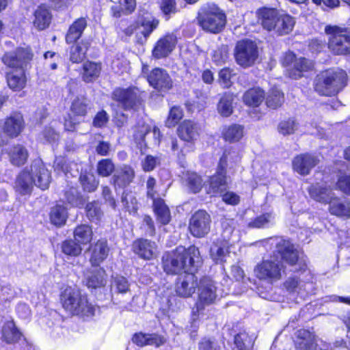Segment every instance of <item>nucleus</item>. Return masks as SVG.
<instances>
[{
  "instance_id": "7ed1b4c3",
  "label": "nucleus",
  "mask_w": 350,
  "mask_h": 350,
  "mask_svg": "<svg viewBox=\"0 0 350 350\" xmlns=\"http://www.w3.org/2000/svg\"><path fill=\"white\" fill-rule=\"evenodd\" d=\"M60 301L64 309L72 315L91 317L97 310V308L89 302L87 295L77 287H66L61 293Z\"/></svg>"
},
{
  "instance_id": "6e6552de",
  "label": "nucleus",
  "mask_w": 350,
  "mask_h": 350,
  "mask_svg": "<svg viewBox=\"0 0 350 350\" xmlns=\"http://www.w3.org/2000/svg\"><path fill=\"white\" fill-rule=\"evenodd\" d=\"M217 298V288L215 282L209 278L200 279L198 285V311L203 310L206 306L213 304Z\"/></svg>"
},
{
  "instance_id": "393cba45",
  "label": "nucleus",
  "mask_w": 350,
  "mask_h": 350,
  "mask_svg": "<svg viewBox=\"0 0 350 350\" xmlns=\"http://www.w3.org/2000/svg\"><path fill=\"white\" fill-rule=\"evenodd\" d=\"M273 31L278 35L282 36L289 33L293 29L295 20L289 14L278 12Z\"/></svg>"
},
{
  "instance_id": "0e129e2a",
  "label": "nucleus",
  "mask_w": 350,
  "mask_h": 350,
  "mask_svg": "<svg viewBox=\"0 0 350 350\" xmlns=\"http://www.w3.org/2000/svg\"><path fill=\"white\" fill-rule=\"evenodd\" d=\"M198 350H220V347L214 338L205 337L200 341Z\"/></svg>"
},
{
  "instance_id": "c756f323",
  "label": "nucleus",
  "mask_w": 350,
  "mask_h": 350,
  "mask_svg": "<svg viewBox=\"0 0 350 350\" xmlns=\"http://www.w3.org/2000/svg\"><path fill=\"white\" fill-rule=\"evenodd\" d=\"M153 210L157 217V221L162 225L169 224L171 220V214L169 208L163 200L161 198L154 199Z\"/></svg>"
},
{
  "instance_id": "9d476101",
  "label": "nucleus",
  "mask_w": 350,
  "mask_h": 350,
  "mask_svg": "<svg viewBox=\"0 0 350 350\" xmlns=\"http://www.w3.org/2000/svg\"><path fill=\"white\" fill-rule=\"evenodd\" d=\"M256 44L250 40L238 42L235 48V59L237 63L243 68L252 66L258 58Z\"/></svg>"
},
{
  "instance_id": "2eb2a0df",
  "label": "nucleus",
  "mask_w": 350,
  "mask_h": 350,
  "mask_svg": "<svg viewBox=\"0 0 350 350\" xmlns=\"http://www.w3.org/2000/svg\"><path fill=\"white\" fill-rule=\"evenodd\" d=\"M112 98L125 109H133L139 103L138 91L134 88H116L113 92Z\"/></svg>"
},
{
  "instance_id": "9b49d317",
  "label": "nucleus",
  "mask_w": 350,
  "mask_h": 350,
  "mask_svg": "<svg viewBox=\"0 0 350 350\" xmlns=\"http://www.w3.org/2000/svg\"><path fill=\"white\" fill-rule=\"evenodd\" d=\"M90 109V101L86 97L77 96L71 103L70 107L71 115H69L68 118L65 120V129L69 131H74L76 125L79 123L77 119L85 116Z\"/></svg>"
},
{
  "instance_id": "4be33fe9",
  "label": "nucleus",
  "mask_w": 350,
  "mask_h": 350,
  "mask_svg": "<svg viewBox=\"0 0 350 350\" xmlns=\"http://www.w3.org/2000/svg\"><path fill=\"white\" fill-rule=\"evenodd\" d=\"M176 44V37L172 34L167 35L157 41L152 55L157 59L165 57L171 53Z\"/></svg>"
},
{
  "instance_id": "c03bdc74",
  "label": "nucleus",
  "mask_w": 350,
  "mask_h": 350,
  "mask_svg": "<svg viewBox=\"0 0 350 350\" xmlns=\"http://www.w3.org/2000/svg\"><path fill=\"white\" fill-rule=\"evenodd\" d=\"M68 217V213L64 206L56 205L50 213V219L52 224L57 226L64 225Z\"/></svg>"
},
{
  "instance_id": "cd10ccee",
  "label": "nucleus",
  "mask_w": 350,
  "mask_h": 350,
  "mask_svg": "<svg viewBox=\"0 0 350 350\" xmlns=\"http://www.w3.org/2000/svg\"><path fill=\"white\" fill-rule=\"evenodd\" d=\"M24 127V120L21 113L11 115L5 120L4 131L11 137H16Z\"/></svg>"
},
{
  "instance_id": "5701e85b",
  "label": "nucleus",
  "mask_w": 350,
  "mask_h": 350,
  "mask_svg": "<svg viewBox=\"0 0 350 350\" xmlns=\"http://www.w3.org/2000/svg\"><path fill=\"white\" fill-rule=\"evenodd\" d=\"M200 129L197 123L191 120H184L178 128L179 137L187 142H193L200 135Z\"/></svg>"
},
{
  "instance_id": "7c9ffc66",
  "label": "nucleus",
  "mask_w": 350,
  "mask_h": 350,
  "mask_svg": "<svg viewBox=\"0 0 350 350\" xmlns=\"http://www.w3.org/2000/svg\"><path fill=\"white\" fill-rule=\"evenodd\" d=\"M51 15L45 5L39 6L34 12L33 26L38 30H43L49 27Z\"/></svg>"
},
{
  "instance_id": "052dcab7",
  "label": "nucleus",
  "mask_w": 350,
  "mask_h": 350,
  "mask_svg": "<svg viewBox=\"0 0 350 350\" xmlns=\"http://www.w3.org/2000/svg\"><path fill=\"white\" fill-rule=\"evenodd\" d=\"M183 111L180 107H173L171 108L165 124L167 127H173L183 118Z\"/></svg>"
},
{
  "instance_id": "4c0bfd02",
  "label": "nucleus",
  "mask_w": 350,
  "mask_h": 350,
  "mask_svg": "<svg viewBox=\"0 0 350 350\" xmlns=\"http://www.w3.org/2000/svg\"><path fill=\"white\" fill-rule=\"evenodd\" d=\"M93 232L92 228L86 224L77 226L74 231L75 240L79 244L86 245L92 239Z\"/></svg>"
},
{
  "instance_id": "72a5a7b5",
  "label": "nucleus",
  "mask_w": 350,
  "mask_h": 350,
  "mask_svg": "<svg viewBox=\"0 0 350 350\" xmlns=\"http://www.w3.org/2000/svg\"><path fill=\"white\" fill-rule=\"evenodd\" d=\"M87 26V21L84 18L77 19L69 27L66 36L67 43L75 42L81 36L85 28Z\"/></svg>"
},
{
  "instance_id": "bb28decb",
  "label": "nucleus",
  "mask_w": 350,
  "mask_h": 350,
  "mask_svg": "<svg viewBox=\"0 0 350 350\" xmlns=\"http://www.w3.org/2000/svg\"><path fill=\"white\" fill-rule=\"evenodd\" d=\"M90 262L93 266H98L108 256L109 247L107 241L98 240L94 245L91 247Z\"/></svg>"
},
{
  "instance_id": "f3484780",
  "label": "nucleus",
  "mask_w": 350,
  "mask_h": 350,
  "mask_svg": "<svg viewBox=\"0 0 350 350\" xmlns=\"http://www.w3.org/2000/svg\"><path fill=\"white\" fill-rule=\"evenodd\" d=\"M150 85L159 91L165 92L172 87V81L164 69L154 68L148 76Z\"/></svg>"
},
{
  "instance_id": "e2e57ef3",
  "label": "nucleus",
  "mask_w": 350,
  "mask_h": 350,
  "mask_svg": "<svg viewBox=\"0 0 350 350\" xmlns=\"http://www.w3.org/2000/svg\"><path fill=\"white\" fill-rule=\"evenodd\" d=\"M159 163L160 159L158 157L147 155L142 161V167L144 171L150 172L153 170Z\"/></svg>"
},
{
  "instance_id": "58836bf2",
  "label": "nucleus",
  "mask_w": 350,
  "mask_h": 350,
  "mask_svg": "<svg viewBox=\"0 0 350 350\" xmlns=\"http://www.w3.org/2000/svg\"><path fill=\"white\" fill-rule=\"evenodd\" d=\"M264 92L259 88H252L247 90L243 95V99L245 105L250 107H258L264 100Z\"/></svg>"
},
{
  "instance_id": "c9c22d12",
  "label": "nucleus",
  "mask_w": 350,
  "mask_h": 350,
  "mask_svg": "<svg viewBox=\"0 0 350 350\" xmlns=\"http://www.w3.org/2000/svg\"><path fill=\"white\" fill-rule=\"evenodd\" d=\"M21 333L12 321H7L3 326L2 338L7 343L17 342L21 338Z\"/></svg>"
},
{
  "instance_id": "2f4dec72",
  "label": "nucleus",
  "mask_w": 350,
  "mask_h": 350,
  "mask_svg": "<svg viewBox=\"0 0 350 350\" xmlns=\"http://www.w3.org/2000/svg\"><path fill=\"white\" fill-rule=\"evenodd\" d=\"M8 155L11 163L16 166L24 165L29 157L27 150L25 147L20 144L10 148Z\"/></svg>"
},
{
  "instance_id": "0eeeda50",
  "label": "nucleus",
  "mask_w": 350,
  "mask_h": 350,
  "mask_svg": "<svg viewBox=\"0 0 350 350\" xmlns=\"http://www.w3.org/2000/svg\"><path fill=\"white\" fill-rule=\"evenodd\" d=\"M254 271L258 279L273 283L282 278V273L284 271V267L277 258L271 256L269 259L263 260L257 264Z\"/></svg>"
},
{
  "instance_id": "b1692460",
  "label": "nucleus",
  "mask_w": 350,
  "mask_h": 350,
  "mask_svg": "<svg viewBox=\"0 0 350 350\" xmlns=\"http://www.w3.org/2000/svg\"><path fill=\"white\" fill-rule=\"evenodd\" d=\"M229 249L230 244L228 240L214 242L210 249L211 257L216 263H223L229 256Z\"/></svg>"
},
{
  "instance_id": "1a4fd4ad",
  "label": "nucleus",
  "mask_w": 350,
  "mask_h": 350,
  "mask_svg": "<svg viewBox=\"0 0 350 350\" xmlns=\"http://www.w3.org/2000/svg\"><path fill=\"white\" fill-rule=\"evenodd\" d=\"M230 152L224 151L220 158L216 173L209 178L208 185L206 186V192L212 196L221 193L227 185L226 168Z\"/></svg>"
},
{
  "instance_id": "aec40b11",
  "label": "nucleus",
  "mask_w": 350,
  "mask_h": 350,
  "mask_svg": "<svg viewBox=\"0 0 350 350\" xmlns=\"http://www.w3.org/2000/svg\"><path fill=\"white\" fill-rule=\"evenodd\" d=\"M135 176L133 168L127 165L118 167L112 176L111 180L115 189H121L131 184Z\"/></svg>"
},
{
  "instance_id": "13d9d810",
  "label": "nucleus",
  "mask_w": 350,
  "mask_h": 350,
  "mask_svg": "<svg viewBox=\"0 0 350 350\" xmlns=\"http://www.w3.org/2000/svg\"><path fill=\"white\" fill-rule=\"evenodd\" d=\"M273 219V217L271 213H267L262 214L248 224L250 228H260L267 226Z\"/></svg>"
},
{
  "instance_id": "473e14b6",
  "label": "nucleus",
  "mask_w": 350,
  "mask_h": 350,
  "mask_svg": "<svg viewBox=\"0 0 350 350\" xmlns=\"http://www.w3.org/2000/svg\"><path fill=\"white\" fill-rule=\"evenodd\" d=\"M243 126L238 124H232L225 126L221 132L224 140L230 143L239 142L243 137Z\"/></svg>"
},
{
  "instance_id": "39448f33",
  "label": "nucleus",
  "mask_w": 350,
  "mask_h": 350,
  "mask_svg": "<svg viewBox=\"0 0 350 350\" xmlns=\"http://www.w3.org/2000/svg\"><path fill=\"white\" fill-rule=\"evenodd\" d=\"M197 20L203 30L213 33L221 31L226 22L225 14L215 4L202 8L198 13Z\"/></svg>"
},
{
  "instance_id": "4468645a",
  "label": "nucleus",
  "mask_w": 350,
  "mask_h": 350,
  "mask_svg": "<svg viewBox=\"0 0 350 350\" xmlns=\"http://www.w3.org/2000/svg\"><path fill=\"white\" fill-rule=\"evenodd\" d=\"M31 58L29 48H18L14 51L5 53L2 57V62L8 67L18 69L22 68L23 65Z\"/></svg>"
},
{
  "instance_id": "6e6d98bb",
  "label": "nucleus",
  "mask_w": 350,
  "mask_h": 350,
  "mask_svg": "<svg viewBox=\"0 0 350 350\" xmlns=\"http://www.w3.org/2000/svg\"><path fill=\"white\" fill-rule=\"evenodd\" d=\"M85 210L88 217L92 221L99 220L103 215L100 206L96 202L88 203Z\"/></svg>"
},
{
  "instance_id": "bf43d9fd",
  "label": "nucleus",
  "mask_w": 350,
  "mask_h": 350,
  "mask_svg": "<svg viewBox=\"0 0 350 350\" xmlns=\"http://www.w3.org/2000/svg\"><path fill=\"white\" fill-rule=\"evenodd\" d=\"M111 288L116 293H125L129 291V284L123 276H116L113 278Z\"/></svg>"
},
{
  "instance_id": "3c124183",
  "label": "nucleus",
  "mask_w": 350,
  "mask_h": 350,
  "mask_svg": "<svg viewBox=\"0 0 350 350\" xmlns=\"http://www.w3.org/2000/svg\"><path fill=\"white\" fill-rule=\"evenodd\" d=\"M284 102V94L278 89L273 88L269 92L267 98V105L272 109H276Z\"/></svg>"
},
{
  "instance_id": "8fccbe9b",
  "label": "nucleus",
  "mask_w": 350,
  "mask_h": 350,
  "mask_svg": "<svg viewBox=\"0 0 350 350\" xmlns=\"http://www.w3.org/2000/svg\"><path fill=\"white\" fill-rule=\"evenodd\" d=\"M150 127L148 125L143 124L135 126L133 137L136 143L139 146L141 150L146 148L147 145L145 142V137L150 133Z\"/></svg>"
},
{
  "instance_id": "f8f14e48",
  "label": "nucleus",
  "mask_w": 350,
  "mask_h": 350,
  "mask_svg": "<svg viewBox=\"0 0 350 350\" xmlns=\"http://www.w3.org/2000/svg\"><path fill=\"white\" fill-rule=\"evenodd\" d=\"M211 218L205 211L195 212L189 222L191 234L197 238H202L208 234L211 230Z\"/></svg>"
},
{
  "instance_id": "338daca9",
  "label": "nucleus",
  "mask_w": 350,
  "mask_h": 350,
  "mask_svg": "<svg viewBox=\"0 0 350 350\" xmlns=\"http://www.w3.org/2000/svg\"><path fill=\"white\" fill-rule=\"evenodd\" d=\"M313 67L312 62L305 57H299L294 63L293 68L295 70L301 72L310 70Z\"/></svg>"
},
{
  "instance_id": "e433bc0d",
  "label": "nucleus",
  "mask_w": 350,
  "mask_h": 350,
  "mask_svg": "<svg viewBox=\"0 0 350 350\" xmlns=\"http://www.w3.org/2000/svg\"><path fill=\"white\" fill-rule=\"evenodd\" d=\"M7 82L8 86L14 90H20L23 89L26 83L24 71L22 68L7 74Z\"/></svg>"
},
{
  "instance_id": "423d86ee",
  "label": "nucleus",
  "mask_w": 350,
  "mask_h": 350,
  "mask_svg": "<svg viewBox=\"0 0 350 350\" xmlns=\"http://www.w3.org/2000/svg\"><path fill=\"white\" fill-rule=\"evenodd\" d=\"M328 48L336 55L350 54V31L343 26L327 25L324 29Z\"/></svg>"
},
{
  "instance_id": "774afa93",
  "label": "nucleus",
  "mask_w": 350,
  "mask_h": 350,
  "mask_svg": "<svg viewBox=\"0 0 350 350\" xmlns=\"http://www.w3.org/2000/svg\"><path fill=\"white\" fill-rule=\"evenodd\" d=\"M109 117L106 111L102 110L96 113L94 120L93 125L95 127L100 128L104 126L108 122Z\"/></svg>"
},
{
  "instance_id": "de8ad7c7",
  "label": "nucleus",
  "mask_w": 350,
  "mask_h": 350,
  "mask_svg": "<svg viewBox=\"0 0 350 350\" xmlns=\"http://www.w3.org/2000/svg\"><path fill=\"white\" fill-rule=\"evenodd\" d=\"M299 124L293 118H288L281 121L278 126V132L284 135H289L294 134L297 131Z\"/></svg>"
},
{
  "instance_id": "4d7b16f0",
  "label": "nucleus",
  "mask_w": 350,
  "mask_h": 350,
  "mask_svg": "<svg viewBox=\"0 0 350 350\" xmlns=\"http://www.w3.org/2000/svg\"><path fill=\"white\" fill-rule=\"evenodd\" d=\"M237 222L234 219L224 218L221 221L222 236L224 239L229 241L234 229L236 228Z\"/></svg>"
},
{
  "instance_id": "a878e982",
  "label": "nucleus",
  "mask_w": 350,
  "mask_h": 350,
  "mask_svg": "<svg viewBox=\"0 0 350 350\" xmlns=\"http://www.w3.org/2000/svg\"><path fill=\"white\" fill-rule=\"evenodd\" d=\"M278 11L275 9L266 8L260 9L257 12L259 23L262 27L269 31H273L276 23Z\"/></svg>"
},
{
  "instance_id": "5fc2aeb1",
  "label": "nucleus",
  "mask_w": 350,
  "mask_h": 350,
  "mask_svg": "<svg viewBox=\"0 0 350 350\" xmlns=\"http://www.w3.org/2000/svg\"><path fill=\"white\" fill-rule=\"evenodd\" d=\"M62 250L66 255L77 256L81 254L82 249L75 240H66L62 244Z\"/></svg>"
},
{
  "instance_id": "ea45409f",
  "label": "nucleus",
  "mask_w": 350,
  "mask_h": 350,
  "mask_svg": "<svg viewBox=\"0 0 350 350\" xmlns=\"http://www.w3.org/2000/svg\"><path fill=\"white\" fill-rule=\"evenodd\" d=\"M234 95L231 93H225L220 98L217 104V111L224 117L230 116L233 112L232 103Z\"/></svg>"
},
{
  "instance_id": "f704fd0d",
  "label": "nucleus",
  "mask_w": 350,
  "mask_h": 350,
  "mask_svg": "<svg viewBox=\"0 0 350 350\" xmlns=\"http://www.w3.org/2000/svg\"><path fill=\"white\" fill-rule=\"evenodd\" d=\"M329 204V211L332 215L337 217H350V206L348 202L340 200L335 196L334 199L332 200Z\"/></svg>"
},
{
  "instance_id": "f257e3e1",
  "label": "nucleus",
  "mask_w": 350,
  "mask_h": 350,
  "mask_svg": "<svg viewBox=\"0 0 350 350\" xmlns=\"http://www.w3.org/2000/svg\"><path fill=\"white\" fill-rule=\"evenodd\" d=\"M51 174L40 160H34L29 167H26L16 176L14 189L21 196L31 193L34 185L44 190L51 183Z\"/></svg>"
},
{
  "instance_id": "864d4df0",
  "label": "nucleus",
  "mask_w": 350,
  "mask_h": 350,
  "mask_svg": "<svg viewBox=\"0 0 350 350\" xmlns=\"http://www.w3.org/2000/svg\"><path fill=\"white\" fill-rule=\"evenodd\" d=\"M115 170L112 161L109 159L100 160L96 167V171L99 176L103 177L109 176Z\"/></svg>"
},
{
  "instance_id": "412c9836",
  "label": "nucleus",
  "mask_w": 350,
  "mask_h": 350,
  "mask_svg": "<svg viewBox=\"0 0 350 350\" xmlns=\"http://www.w3.org/2000/svg\"><path fill=\"white\" fill-rule=\"evenodd\" d=\"M308 193L311 198L322 204H329L334 199L335 194L331 186L317 183L309 187Z\"/></svg>"
},
{
  "instance_id": "c85d7f7f",
  "label": "nucleus",
  "mask_w": 350,
  "mask_h": 350,
  "mask_svg": "<svg viewBox=\"0 0 350 350\" xmlns=\"http://www.w3.org/2000/svg\"><path fill=\"white\" fill-rule=\"evenodd\" d=\"M102 70V64L100 62L87 61L83 65L81 77L85 83H91L96 80Z\"/></svg>"
},
{
  "instance_id": "a211bd4d",
  "label": "nucleus",
  "mask_w": 350,
  "mask_h": 350,
  "mask_svg": "<svg viewBox=\"0 0 350 350\" xmlns=\"http://www.w3.org/2000/svg\"><path fill=\"white\" fill-rule=\"evenodd\" d=\"M133 250L139 258L151 260L157 256V247L154 241L139 239L133 243Z\"/></svg>"
},
{
  "instance_id": "ddd939ff",
  "label": "nucleus",
  "mask_w": 350,
  "mask_h": 350,
  "mask_svg": "<svg viewBox=\"0 0 350 350\" xmlns=\"http://www.w3.org/2000/svg\"><path fill=\"white\" fill-rule=\"evenodd\" d=\"M271 245L275 246V251L280 255L281 258L290 265H294L299 260L297 251L294 245L288 240L282 237L271 238L269 240Z\"/></svg>"
},
{
  "instance_id": "a19ab883",
  "label": "nucleus",
  "mask_w": 350,
  "mask_h": 350,
  "mask_svg": "<svg viewBox=\"0 0 350 350\" xmlns=\"http://www.w3.org/2000/svg\"><path fill=\"white\" fill-rule=\"evenodd\" d=\"M104 270L96 268L90 271L85 278V284L88 288H96L105 285Z\"/></svg>"
},
{
  "instance_id": "37998d69",
  "label": "nucleus",
  "mask_w": 350,
  "mask_h": 350,
  "mask_svg": "<svg viewBox=\"0 0 350 350\" xmlns=\"http://www.w3.org/2000/svg\"><path fill=\"white\" fill-rule=\"evenodd\" d=\"M187 188L193 193H198L204 185L202 178L195 172H187L184 177Z\"/></svg>"
},
{
  "instance_id": "6ab92c4d",
  "label": "nucleus",
  "mask_w": 350,
  "mask_h": 350,
  "mask_svg": "<svg viewBox=\"0 0 350 350\" xmlns=\"http://www.w3.org/2000/svg\"><path fill=\"white\" fill-rule=\"evenodd\" d=\"M319 162V159L313 154H301L293 159V167L298 174L305 176L308 175Z\"/></svg>"
},
{
  "instance_id": "680f3d73",
  "label": "nucleus",
  "mask_w": 350,
  "mask_h": 350,
  "mask_svg": "<svg viewBox=\"0 0 350 350\" xmlns=\"http://www.w3.org/2000/svg\"><path fill=\"white\" fill-rule=\"evenodd\" d=\"M232 70L228 68H224L219 72V81L224 88H228L232 85L231 78Z\"/></svg>"
},
{
  "instance_id": "20e7f679",
  "label": "nucleus",
  "mask_w": 350,
  "mask_h": 350,
  "mask_svg": "<svg viewBox=\"0 0 350 350\" xmlns=\"http://www.w3.org/2000/svg\"><path fill=\"white\" fill-rule=\"evenodd\" d=\"M347 83V75L340 68H332L321 72L314 82V90L320 95L332 96L340 92Z\"/></svg>"
},
{
  "instance_id": "603ef678",
  "label": "nucleus",
  "mask_w": 350,
  "mask_h": 350,
  "mask_svg": "<svg viewBox=\"0 0 350 350\" xmlns=\"http://www.w3.org/2000/svg\"><path fill=\"white\" fill-rule=\"evenodd\" d=\"M253 339L245 332L234 336V344L239 350H250L253 346Z\"/></svg>"
},
{
  "instance_id": "dca6fc26",
  "label": "nucleus",
  "mask_w": 350,
  "mask_h": 350,
  "mask_svg": "<svg viewBox=\"0 0 350 350\" xmlns=\"http://www.w3.org/2000/svg\"><path fill=\"white\" fill-rule=\"evenodd\" d=\"M197 285V278L191 273H185L177 278L176 293L180 297H190L194 293Z\"/></svg>"
},
{
  "instance_id": "f03ea898",
  "label": "nucleus",
  "mask_w": 350,
  "mask_h": 350,
  "mask_svg": "<svg viewBox=\"0 0 350 350\" xmlns=\"http://www.w3.org/2000/svg\"><path fill=\"white\" fill-rule=\"evenodd\" d=\"M199 251L195 246L188 249L178 246L172 252L163 257L164 271L167 273L177 274L182 271L187 273L191 268L197 267L199 262Z\"/></svg>"
},
{
  "instance_id": "09e8293b",
  "label": "nucleus",
  "mask_w": 350,
  "mask_h": 350,
  "mask_svg": "<svg viewBox=\"0 0 350 350\" xmlns=\"http://www.w3.org/2000/svg\"><path fill=\"white\" fill-rule=\"evenodd\" d=\"M119 6L112 8L113 16L120 17L122 14L131 13L135 8V0H120Z\"/></svg>"
},
{
  "instance_id": "a18cd8bd",
  "label": "nucleus",
  "mask_w": 350,
  "mask_h": 350,
  "mask_svg": "<svg viewBox=\"0 0 350 350\" xmlns=\"http://www.w3.org/2000/svg\"><path fill=\"white\" fill-rule=\"evenodd\" d=\"M121 202L126 211L130 213H136L138 209V203L135 194L129 191L123 192Z\"/></svg>"
},
{
  "instance_id": "49530a36",
  "label": "nucleus",
  "mask_w": 350,
  "mask_h": 350,
  "mask_svg": "<svg viewBox=\"0 0 350 350\" xmlns=\"http://www.w3.org/2000/svg\"><path fill=\"white\" fill-rule=\"evenodd\" d=\"M79 180L83 189L88 192L94 191L98 185V181L91 172H85L82 173L80 176Z\"/></svg>"
},
{
  "instance_id": "79ce46f5",
  "label": "nucleus",
  "mask_w": 350,
  "mask_h": 350,
  "mask_svg": "<svg viewBox=\"0 0 350 350\" xmlns=\"http://www.w3.org/2000/svg\"><path fill=\"white\" fill-rule=\"evenodd\" d=\"M88 42H83L73 45L70 51V60L73 63H79L85 57L86 52L89 48Z\"/></svg>"
},
{
  "instance_id": "69168bd1",
  "label": "nucleus",
  "mask_w": 350,
  "mask_h": 350,
  "mask_svg": "<svg viewBox=\"0 0 350 350\" xmlns=\"http://www.w3.org/2000/svg\"><path fill=\"white\" fill-rule=\"evenodd\" d=\"M336 186L343 193L350 195V176L347 174L340 175L338 177Z\"/></svg>"
}]
</instances>
